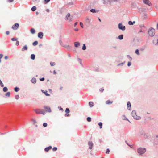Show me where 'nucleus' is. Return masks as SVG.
Returning a JSON list of instances; mask_svg holds the SVG:
<instances>
[{
  "instance_id": "obj_1",
  "label": "nucleus",
  "mask_w": 158,
  "mask_h": 158,
  "mask_svg": "<svg viewBox=\"0 0 158 158\" xmlns=\"http://www.w3.org/2000/svg\"><path fill=\"white\" fill-rule=\"evenodd\" d=\"M137 152L139 155L143 154L146 152V149L145 148L140 147L137 148Z\"/></svg>"
},
{
  "instance_id": "obj_40",
  "label": "nucleus",
  "mask_w": 158,
  "mask_h": 158,
  "mask_svg": "<svg viewBox=\"0 0 158 158\" xmlns=\"http://www.w3.org/2000/svg\"><path fill=\"white\" fill-rule=\"evenodd\" d=\"M44 94H45V95L46 96H49L50 95L49 94L47 93V91H45Z\"/></svg>"
},
{
  "instance_id": "obj_54",
  "label": "nucleus",
  "mask_w": 158,
  "mask_h": 158,
  "mask_svg": "<svg viewBox=\"0 0 158 158\" xmlns=\"http://www.w3.org/2000/svg\"><path fill=\"white\" fill-rule=\"evenodd\" d=\"M45 80V79L44 77H42L40 79V80L41 81H43Z\"/></svg>"
},
{
  "instance_id": "obj_43",
  "label": "nucleus",
  "mask_w": 158,
  "mask_h": 158,
  "mask_svg": "<svg viewBox=\"0 0 158 158\" xmlns=\"http://www.w3.org/2000/svg\"><path fill=\"white\" fill-rule=\"evenodd\" d=\"M87 120L88 122H90L91 121V118L90 117H88L87 118Z\"/></svg>"
},
{
  "instance_id": "obj_16",
  "label": "nucleus",
  "mask_w": 158,
  "mask_h": 158,
  "mask_svg": "<svg viewBox=\"0 0 158 158\" xmlns=\"http://www.w3.org/2000/svg\"><path fill=\"white\" fill-rule=\"evenodd\" d=\"M74 45L75 47H78L80 45V43L78 42H75Z\"/></svg>"
},
{
  "instance_id": "obj_15",
  "label": "nucleus",
  "mask_w": 158,
  "mask_h": 158,
  "mask_svg": "<svg viewBox=\"0 0 158 158\" xmlns=\"http://www.w3.org/2000/svg\"><path fill=\"white\" fill-rule=\"evenodd\" d=\"M63 47L66 48L68 49H70L71 48V46L69 45H64Z\"/></svg>"
},
{
  "instance_id": "obj_51",
  "label": "nucleus",
  "mask_w": 158,
  "mask_h": 158,
  "mask_svg": "<svg viewBox=\"0 0 158 158\" xmlns=\"http://www.w3.org/2000/svg\"><path fill=\"white\" fill-rule=\"evenodd\" d=\"M19 96L18 95H16L15 96V98L16 99H18L19 98Z\"/></svg>"
},
{
  "instance_id": "obj_48",
  "label": "nucleus",
  "mask_w": 158,
  "mask_h": 158,
  "mask_svg": "<svg viewBox=\"0 0 158 158\" xmlns=\"http://www.w3.org/2000/svg\"><path fill=\"white\" fill-rule=\"evenodd\" d=\"M59 43L60 44L63 46V45H64V44H63V42L61 40H59Z\"/></svg>"
},
{
  "instance_id": "obj_25",
  "label": "nucleus",
  "mask_w": 158,
  "mask_h": 158,
  "mask_svg": "<svg viewBox=\"0 0 158 158\" xmlns=\"http://www.w3.org/2000/svg\"><path fill=\"white\" fill-rule=\"evenodd\" d=\"M19 88L17 87H15L14 89L15 91L16 92H18L19 90Z\"/></svg>"
},
{
  "instance_id": "obj_47",
  "label": "nucleus",
  "mask_w": 158,
  "mask_h": 158,
  "mask_svg": "<svg viewBox=\"0 0 158 158\" xmlns=\"http://www.w3.org/2000/svg\"><path fill=\"white\" fill-rule=\"evenodd\" d=\"M47 123H44L43 124V126L44 127H46L47 126Z\"/></svg>"
},
{
  "instance_id": "obj_41",
  "label": "nucleus",
  "mask_w": 158,
  "mask_h": 158,
  "mask_svg": "<svg viewBox=\"0 0 158 158\" xmlns=\"http://www.w3.org/2000/svg\"><path fill=\"white\" fill-rule=\"evenodd\" d=\"M125 63V62L124 61L121 63H120V64H118V65H117V66H123V65L124 64V63Z\"/></svg>"
},
{
  "instance_id": "obj_2",
  "label": "nucleus",
  "mask_w": 158,
  "mask_h": 158,
  "mask_svg": "<svg viewBox=\"0 0 158 158\" xmlns=\"http://www.w3.org/2000/svg\"><path fill=\"white\" fill-rule=\"evenodd\" d=\"M34 110L37 114H41L43 115L46 114V111L43 109H35Z\"/></svg>"
},
{
  "instance_id": "obj_30",
  "label": "nucleus",
  "mask_w": 158,
  "mask_h": 158,
  "mask_svg": "<svg viewBox=\"0 0 158 158\" xmlns=\"http://www.w3.org/2000/svg\"><path fill=\"white\" fill-rule=\"evenodd\" d=\"M3 90L4 92H6L8 90V88L6 87H4L3 89Z\"/></svg>"
},
{
  "instance_id": "obj_32",
  "label": "nucleus",
  "mask_w": 158,
  "mask_h": 158,
  "mask_svg": "<svg viewBox=\"0 0 158 158\" xmlns=\"http://www.w3.org/2000/svg\"><path fill=\"white\" fill-rule=\"evenodd\" d=\"M38 42L37 41H35L32 43V45L34 46H36L37 45Z\"/></svg>"
},
{
  "instance_id": "obj_28",
  "label": "nucleus",
  "mask_w": 158,
  "mask_h": 158,
  "mask_svg": "<svg viewBox=\"0 0 158 158\" xmlns=\"http://www.w3.org/2000/svg\"><path fill=\"white\" fill-rule=\"evenodd\" d=\"M86 47L85 44H84L82 47V49L85 50L86 49Z\"/></svg>"
},
{
  "instance_id": "obj_39",
  "label": "nucleus",
  "mask_w": 158,
  "mask_h": 158,
  "mask_svg": "<svg viewBox=\"0 0 158 158\" xmlns=\"http://www.w3.org/2000/svg\"><path fill=\"white\" fill-rule=\"evenodd\" d=\"M50 64L51 66H54L56 64L54 62H50Z\"/></svg>"
},
{
  "instance_id": "obj_45",
  "label": "nucleus",
  "mask_w": 158,
  "mask_h": 158,
  "mask_svg": "<svg viewBox=\"0 0 158 158\" xmlns=\"http://www.w3.org/2000/svg\"><path fill=\"white\" fill-rule=\"evenodd\" d=\"M110 152V150L109 148H107L106 151V153L109 154Z\"/></svg>"
},
{
  "instance_id": "obj_36",
  "label": "nucleus",
  "mask_w": 158,
  "mask_h": 158,
  "mask_svg": "<svg viewBox=\"0 0 158 158\" xmlns=\"http://www.w3.org/2000/svg\"><path fill=\"white\" fill-rule=\"evenodd\" d=\"M50 0H44V4H47L50 1Z\"/></svg>"
},
{
  "instance_id": "obj_26",
  "label": "nucleus",
  "mask_w": 158,
  "mask_h": 158,
  "mask_svg": "<svg viewBox=\"0 0 158 158\" xmlns=\"http://www.w3.org/2000/svg\"><path fill=\"white\" fill-rule=\"evenodd\" d=\"M112 102H111L109 100H107L106 102V104H111L112 103Z\"/></svg>"
},
{
  "instance_id": "obj_9",
  "label": "nucleus",
  "mask_w": 158,
  "mask_h": 158,
  "mask_svg": "<svg viewBox=\"0 0 158 158\" xmlns=\"http://www.w3.org/2000/svg\"><path fill=\"white\" fill-rule=\"evenodd\" d=\"M88 145L89 147V148L90 149H92L94 145L93 142L92 141L88 142Z\"/></svg>"
},
{
  "instance_id": "obj_46",
  "label": "nucleus",
  "mask_w": 158,
  "mask_h": 158,
  "mask_svg": "<svg viewBox=\"0 0 158 158\" xmlns=\"http://www.w3.org/2000/svg\"><path fill=\"white\" fill-rule=\"evenodd\" d=\"M57 148L56 147H54L52 148V150L53 151H56L57 150Z\"/></svg>"
},
{
  "instance_id": "obj_52",
  "label": "nucleus",
  "mask_w": 158,
  "mask_h": 158,
  "mask_svg": "<svg viewBox=\"0 0 158 158\" xmlns=\"http://www.w3.org/2000/svg\"><path fill=\"white\" fill-rule=\"evenodd\" d=\"M128 23L129 25H133L132 22L131 21H129L128 22Z\"/></svg>"
},
{
  "instance_id": "obj_22",
  "label": "nucleus",
  "mask_w": 158,
  "mask_h": 158,
  "mask_svg": "<svg viewBox=\"0 0 158 158\" xmlns=\"http://www.w3.org/2000/svg\"><path fill=\"white\" fill-rule=\"evenodd\" d=\"M35 55L34 54H32L31 56V60H34L35 59Z\"/></svg>"
},
{
  "instance_id": "obj_20",
  "label": "nucleus",
  "mask_w": 158,
  "mask_h": 158,
  "mask_svg": "<svg viewBox=\"0 0 158 158\" xmlns=\"http://www.w3.org/2000/svg\"><path fill=\"white\" fill-rule=\"evenodd\" d=\"M145 133V131L143 130H141L139 132V134L141 135H143Z\"/></svg>"
},
{
  "instance_id": "obj_6",
  "label": "nucleus",
  "mask_w": 158,
  "mask_h": 158,
  "mask_svg": "<svg viewBox=\"0 0 158 158\" xmlns=\"http://www.w3.org/2000/svg\"><path fill=\"white\" fill-rule=\"evenodd\" d=\"M19 24L18 23H15L12 27V28L14 30H16L19 27Z\"/></svg>"
},
{
  "instance_id": "obj_55",
  "label": "nucleus",
  "mask_w": 158,
  "mask_h": 158,
  "mask_svg": "<svg viewBox=\"0 0 158 158\" xmlns=\"http://www.w3.org/2000/svg\"><path fill=\"white\" fill-rule=\"evenodd\" d=\"M40 0H32L33 2H38L40 1Z\"/></svg>"
},
{
  "instance_id": "obj_44",
  "label": "nucleus",
  "mask_w": 158,
  "mask_h": 158,
  "mask_svg": "<svg viewBox=\"0 0 158 158\" xmlns=\"http://www.w3.org/2000/svg\"><path fill=\"white\" fill-rule=\"evenodd\" d=\"M127 57L129 58L130 61H131L132 60V58L131 57L130 55H127Z\"/></svg>"
},
{
  "instance_id": "obj_57",
  "label": "nucleus",
  "mask_w": 158,
  "mask_h": 158,
  "mask_svg": "<svg viewBox=\"0 0 158 158\" xmlns=\"http://www.w3.org/2000/svg\"><path fill=\"white\" fill-rule=\"evenodd\" d=\"M99 90H100V91L102 92L104 90V89L103 88H101Z\"/></svg>"
},
{
  "instance_id": "obj_31",
  "label": "nucleus",
  "mask_w": 158,
  "mask_h": 158,
  "mask_svg": "<svg viewBox=\"0 0 158 158\" xmlns=\"http://www.w3.org/2000/svg\"><path fill=\"white\" fill-rule=\"evenodd\" d=\"M70 14L69 13H68L67 14V15H66V20H68V18L70 16Z\"/></svg>"
},
{
  "instance_id": "obj_3",
  "label": "nucleus",
  "mask_w": 158,
  "mask_h": 158,
  "mask_svg": "<svg viewBox=\"0 0 158 158\" xmlns=\"http://www.w3.org/2000/svg\"><path fill=\"white\" fill-rule=\"evenodd\" d=\"M149 35L151 37H153L155 34V30L153 28H151L148 31Z\"/></svg>"
},
{
  "instance_id": "obj_38",
  "label": "nucleus",
  "mask_w": 158,
  "mask_h": 158,
  "mask_svg": "<svg viewBox=\"0 0 158 158\" xmlns=\"http://www.w3.org/2000/svg\"><path fill=\"white\" fill-rule=\"evenodd\" d=\"M10 93L9 92H7L5 94V96L8 97H9L10 96Z\"/></svg>"
},
{
  "instance_id": "obj_14",
  "label": "nucleus",
  "mask_w": 158,
  "mask_h": 158,
  "mask_svg": "<svg viewBox=\"0 0 158 158\" xmlns=\"http://www.w3.org/2000/svg\"><path fill=\"white\" fill-rule=\"evenodd\" d=\"M31 82L33 84H35L36 82V79L35 77H33L31 80Z\"/></svg>"
},
{
  "instance_id": "obj_13",
  "label": "nucleus",
  "mask_w": 158,
  "mask_h": 158,
  "mask_svg": "<svg viewBox=\"0 0 158 158\" xmlns=\"http://www.w3.org/2000/svg\"><path fill=\"white\" fill-rule=\"evenodd\" d=\"M52 148V147L51 146H49L45 148L44 150L46 152H48L50 149H51Z\"/></svg>"
},
{
  "instance_id": "obj_7",
  "label": "nucleus",
  "mask_w": 158,
  "mask_h": 158,
  "mask_svg": "<svg viewBox=\"0 0 158 158\" xmlns=\"http://www.w3.org/2000/svg\"><path fill=\"white\" fill-rule=\"evenodd\" d=\"M143 2L144 4L148 5L150 6H152L151 3L148 0H143Z\"/></svg>"
},
{
  "instance_id": "obj_5",
  "label": "nucleus",
  "mask_w": 158,
  "mask_h": 158,
  "mask_svg": "<svg viewBox=\"0 0 158 158\" xmlns=\"http://www.w3.org/2000/svg\"><path fill=\"white\" fill-rule=\"evenodd\" d=\"M118 28L119 29L122 30V31H124L126 29L125 26L122 25L121 23H119L118 25Z\"/></svg>"
},
{
  "instance_id": "obj_8",
  "label": "nucleus",
  "mask_w": 158,
  "mask_h": 158,
  "mask_svg": "<svg viewBox=\"0 0 158 158\" xmlns=\"http://www.w3.org/2000/svg\"><path fill=\"white\" fill-rule=\"evenodd\" d=\"M44 108L46 110V111L47 112H48L50 113L52 112L51 108L47 106H44Z\"/></svg>"
},
{
  "instance_id": "obj_61",
  "label": "nucleus",
  "mask_w": 158,
  "mask_h": 158,
  "mask_svg": "<svg viewBox=\"0 0 158 158\" xmlns=\"http://www.w3.org/2000/svg\"><path fill=\"white\" fill-rule=\"evenodd\" d=\"M33 124H34L36 123V120L35 119L33 120Z\"/></svg>"
},
{
  "instance_id": "obj_58",
  "label": "nucleus",
  "mask_w": 158,
  "mask_h": 158,
  "mask_svg": "<svg viewBox=\"0 0 158 158\" xmlns=\"http://www.w3.org/2000/svg\"><path fill=\"white\" fill-rule=\"evenodd\" d=\"M19 41H17L16 43V44H15V45L17 46H18V45H19Z\"/></svg>"
},
{
  "instance_id": "obj_56",
  "label": "nucleus",
  "mask_w": 158,
  "mask_h": 158,
  "mask_svg": "<svg viewBox=\"0 0 158 158\" xmlns=\"http://www.w3.org/2000/svg\"><path fill=\"white\" fill-rule=\"evenodd\" d=\"M155 45H158V38L157 39L156 42L155 44Z\"/></svg>"
},
{
  "instance_id": "obj_21",
  "label": "nucleus",
  "mask_w": 158,
  "mask_h": 158,
  "mask_svg": "<svg viewBox=\"0 0 158 158\" xmlns=\"http://www.w3.org/2000/svg\"><path fill=\"white\" fill-rule=\"evenodd\" d=\"M94 103L92 102H89V105L90 107H92L94 106Z\"/></svg>"
},
{
  "instance_id": "obj_63",
  "label": "nucleus",
  "mask_w": 158,
  "mask_h": 158,
  "mask_svg": "<svg viewBox=\"0 0 158 158\" xmlns=\"http://www.w3.org/2000/svg\"><path fill=\"white\" fill-rule=\"evenodd\" d=\"M86 22H88L89 23L90 22V20H89V19L88 18H87L86 20Z\"/></svg>"
},
{
  "instance_id": "obj_23",
  "label": "nucleus",
  "mask_w": 158,
  "mask_h": 158,
  "mask_svg": "<svg viewBox=\"0 0 158 158\" xmlns=\"http://www.w3.org/2000/svg\"><path fill=\"white\" fill-rule=\"evenodd\" d=\"M123 35H121L118 36V38L120 40H122L123 39Z\"/></svg>"
},
{
  "instance_id": "obj_27",
  "label": "nucleus",
  "mask_w": 158,
  "mask_h": 158,
  "mask_svg": "<svg viewBox=\"0 0 158 158\" xmlns=\"http://www.w3.org/2000/svg\"><path fill=\"white\" fill-rule=\"evenodd\" d=\"M37 8H36V7L35 6H33L31 8V10L32 11H35L36 10V9Z\"/></svg>"
},
{
  "instance_id": "obj_24",
  "label": "nucleus",
  "mask_w": 158,
  "mask_h": 158,
  "mask_svg": "<svg viewBox=\"0 0 158 158\" xmlns=\"http://www.w3.org/2000/svg\"><path fill=\"white\" fill-rule=\"evenodd\" d=\"M32 34H34L35 32V30L34 28H31L30 30Z\"/></svg>"
},
{
  "instance_id": "obj_60",
  "label": "nucleus",
  "mask_w": 158,
  "mask_h": 158,
  "mask_svg": "<svg viewBox=\"0 0 158 158\" xmlns=\"http://www.w3.org/2000/svg\"><path fill=\"white\" fill-rule=\"evenodd\" d=\"M6 35H8L10 34V32L9 31H6Z\"/></svg>"
},
{
  "instance_id": "obj_33",
  "label": "nucleus",
  "mask_w": 158,
  "mask_h": 158,
  "mask_svg": "<svg viewBox=\"0 0 158 158\" xmlns=\"http://www.w3.org/2000/svg\"><path fill=\"white\" fill-rule=\"evenodd\" d=\"M98 125L99 126V128L100 129H101L102 128V122H99L98 123Z\"/></svg>"
},
{
  "instance_id": "obj_29",
  "label": "nucleus",
  "mask_w": 158,
  "mask_h": 158,
  "mask_svg": "<svg viewBox=\"0 0 158 158\" xmlns=\"http://www.w3.org/2000/svg\"><path fill=\"white\" fill-rule=\"evenodd\" d=\"M135 53L138 55H139L140 54L139 52V50L138 49H137L135 50Z\"/></svg>"
},
{
  "instance_id": "obj_18",
  "label": "nucleus",
  "mask_w": 158,
  "mask_h": 158,
  "mask_svg": "<svg viewBox=\"0 0 158 158\" xmlns=\"http://www.w3.org/2000/svg\"><path fill=\"white\" fill-rule=\"evenodd\" d=\"M90 11L92 13H97L98 12V10H96L94 9H92L90 10Z\"/></svg>"
},
{
  "instance_id": "obj_35",
  "label": "nucleus",
  "mask_w": 158,
  "mask_h": 158,
  "mask_svg": "<svg viewBox=\"0 0 158 158\" xmlns=\"http://www.w3.org/2000/svg\"><path fill=\"white\" fill-rule=\"evenodd\" d=\"M143 135V136L144 138L145 139H147L148 137V134L145 133Z\"/></svg>"
},
{
  "instance_id": "obj_34",
  "label": "nucleus",
  "mask_w": 158,
  "mask_h": 158,
  "mask_svg": "<svg viewBox=\"0 0 158 158\" xmlns=\"http://www.w3.org/2000/svg\"><path fill=\"white\" fill-rule=\"evenodd\" d=\"M70 110L69 109V108H67L66 109V110H65V112L66 113H69L70 112Z\"/></svg>"
},
{
  "instance_id": "obj_50",
  "label": "nucleus",
  "mask_w": 158,
  "mask_h": 158,
  "mask_svg": "<svg viewBox=\"0 0 158 158\" xmlns=\"http://www.w3.org/2000/svg\"><path fill=\"white\" fill-rule=\"evenodd\" d=\"M80 25L81 26V27L82 28H83V23L82 22H80Z\"/></svg>"
},
{
  "instance_id": "obj_53",
  "label": "nucleus",
  "mask_w": 158,
  "mask_h": 158,
  "mask_svg": "<svg viewBox=\"0 0 158 158\" xmlns=\"http://www.w3.org/2000/svg\"><path fill=\"white\" fill-rule=\"evenodd\" d=\"M77 59H78V61L80 63V64L81 65L82 64V63H81V59L78 58Z\"/></svg>"
},
{
  "instance_id": "obj_10",
  "label": "nucleus",
  "mask_w": 158,
  "mask_h": 158,
  "mask_svg": "<svg viewBox=\"0 0 158 158\" xmlns=\"http://www.w3.org/2000/svg\"><path fill=\"white\" fill-rule=\"evenodd\" d=\"M43 36L44 34L42 32H40L38 34V37L41 39L43 38Z\"/></svg>"
},
{
  "instance_id": "obj_19",
  "label": "nucleus",
  "mask_w": 158,
  "mask_h": 158,
  "mask_svg": "<svg viewBox=\"0 0 158 158\" xmlns=\"http://www.w3.org/2000/svg\"><path fill=\"white\" fill-rule=\"evenodd\" d=\"M27 49L28 48L27 45H25L23 46V48H22V51H23L25 50H27Z\"/></svg>"
},
{
  "instance_id": "obj_64",
  "label": "nucleus",
  "mask_w": 158,
  "mask_h": 158,
  "mask_svg": "<svg viewBox=\"0 0 158 158\" xmlns=\"http://www.w3.org/2000/svg\"><path fill=\"white\" fill-rule=\"evenodd\" d=\"M53 73L54 74H56L57 73L56 72V71L55 70H54L53 71Z\"/></svg>"
},
{
  "instance_id": "obj_62",
  "label": "nucleus",
  "mask_w": 158,
  "mask_h": 158,
  "mask_svg": "<svg viewBox=\"0 0 158 158\" xmlns=\"http://www.w3.org/2000/svg\"><path fill=\"white\" fill-rule=\"evenodd\" d=\"M125 143H126L129 146H130V147H131V145L127 142V141H125Z\"/></svg>"
},
{
  "instance_id": "obj_12",
  "label": "nucleus",
  "mask_w": 158,
  "mask_h": 158,
  "mask_svg": "<svg viewBox=\"0 0 158 158\" xmlns=\"http://www.w3.org/2000/svg\"><path fill=\"white\" fill-rule=\"evenodd\" d=\"M127 106L128 110H130L131 107V105L130 102L129 101L127 103Z\"/></svg>"
},
{
  "instance_id": "obj_4",
  "label": "nucleus",
  "mask_w": 158,
  "mask_h": 158,
  "mask_svg": "<svg viewBox=\"0 0 158 158\" xmlns=\"http://www.w3.org/2000/svg\"><path fill=\"white\" fill-rule=\"evenodd\" d=\"M131 115L133 118L136 120H139L141 118V117L137 115L136 112L135 110H133L132 111Z\"/></svg>"
},
{
  "instance_id": "obj_11",
  "label": "nucleus",
  "mask_w": 158,
  "mask_h": 158,
  "mask_svg": "<svg viewBox=\"0 0 158 158\" xmlns=\"http://www.w3.org/2000/svg\"><path fill=\"white\" fill-rule=\"evenodd\" d=\"M145 10H146V9H145V8H139L138 9L139 12L140 13L145 12Z\"/></svg>"
},
{
  "instance_id": "obj_42",
  "label": "nucleus",
  "mask_w": 158,
  "mask_h": 158,
  "mask_svg": "<svg viewBox=\"0 0 158 158\" xmlns=\"http://www.w3.org/2000/svg\"><path fill=\"white\" fill-rule=\"evenodd\" d=\"M18 39V38H16L15 37H14L11 39V40L12 41H17Z\"/></svg>"
},
{
  "instance_id": "obj_37",
  "label": "nucleus",
  "mask_w": 158,
  "mask_h": 158,
  "mask_svg": "<svg viewBox=\"0 0 158 158\" xmlns=\"http://www.w3.org/2000/svg\"><path fill=\"white\" fill-rule=\"evenodd\" d=\"M145 48H146V46H143L142 47V48H141L139 50L141 51H143L145 49Z\"/></svg>"
},
{
  "instance_id": "obj_17",
  "label": "nucleus",
  "mask_w": 158,
  "mask_h": 158,
  "mask_svg": "<svg viewBox=\"0 0 158 158\" xmlns=\"http://www.w3.org/2000/svg\"><path fill=\"white\" fill-rule=\"evenodd\" d=\"M158 36L157 35H155L154 36V39L153 40V43L155 44L156 43L157 39Z\"/></svg>"
},
{
  "instance_id": "obj_49",
  "label": "nucleus",
  "mask_w": 158,
  "mask_h": 158,
  "mask_svg": "<svg viewBox=\"0 0 158 158\" xmlns=\"http://www.w3.org/2000/svg\"><path fill=\"white\" fill-rule=\"evenodd\" d=\"M131 64V63L130 62H128L127 64V66L128 67L130 66Z\"/></svg>"
},
{
  "instance_id": "obj_59",
  "label": "nucleus",
  "mask_w": 158,
  "mask_h": 158,
  "mask_svg": "<svg viewBox=\"0 0 158 158\" xmlns=\"http://www.w3.org/2000/svg\"><path fill=\"white\" fill-rule=\"evenodd\" d=\"M73 4V3L72 2H70L68 3V5H72Z\"/></svg>"
}]
</instances>
